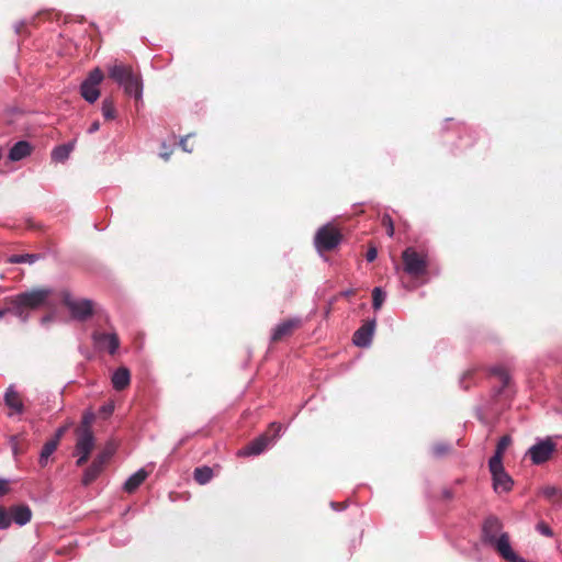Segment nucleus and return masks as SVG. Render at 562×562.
Returning <instances> with one entry per match:
<instances>
[{
  "mask_svg": "<svg viewBox=\"0 0 562 562\" xmlns=\"http://www.w3.org/2000/svg\"><path fill=\"white\" fill-rule=\"evenodd\" d=\"M482 542L493 548L506 562H527L512 548L509 536L503 531V524L496 517H488L482 525Z\"/></svg>",
  "mask_w": 562,
  "mask_h": 562,
  "instance_id": "obj_1",
  "label": "nucleus"
},
{
  "mask_svg": "<svg viewBox=\"0 0 562 562\" xmlns=\"http://www.w3.org/2000/svg\"><path fill=\"white\" fill-rule=\"evenodd\" d=\"M404 271L411 277L424 276L428 267V255L414 247H407L402 254Z\"/></svg>",
  "mask_w": 562,
  "mask_h": 562,
  "instance_id": "obj_2",
  "label": "nucleus"
},
{
  "mask_svg": "<svg viewBox=\"0 0 562 562\" xmlns=\"http://www.w3.org/2000/svg\"><path fill=\"white\" fill-rule=\"evenodd\" d=\"M340 241L341 234L331 224H325L319 227L314 237V245L318 251L333 250Z\"/></svg>",
  "mask_w": 562,
  "mask_h": 562,
  "instance_id": "obj_3",
  "label": "nucleus"
},
{
  "mask_svg": "<svg viewBox=\"0 0 562 562\" xmlns=\"http://www.w3.org/2000/svg\"><path fill=\"white\" fill-rule=\"evenodd\" d=\"M270 428L273 430L274 435L273 438H270L267 435H261L254 439L250 443H248L246 447H244L239 452L238 456L241 457H250V456H259L268 447H270L273 442V440L281 436L282 431V425L278 423H272L270 425Z\"/></svg>",
  "mask_w": 562,
  "mask_h": 562,
  "instance_id": "obj_4",
  "label": "nucleus"
},
{
  "mask_svg": "<svg viewBox=\"0 0 562 562\" xmlns=\"http://www.w3.org/2000/svg\"><path fill=\"white\" fill-rule=\"evenodd\" d=\"M557 449L555 442L551 437L537 438L535 445H532L526 452L536 465L547 462Z\"/></svg>",
  "mask_w": 562,
  "mask_h": 562,
  "instance_id": "obj_5",
  "label": "nucleus"
},
{
  "mask_svg": "<svg viewBox=\"0 0 562 562\" xmlns=\"http://www.w3.org/2000/svg\"><path fill=\"white\" fill-rule=\"evenodd\" d=\"M52 292L53 291L49 288H35L14 296L16 297L18 303L23 304L25 307L31 310H37L46 304Z\"/></svg>",
  "mask_w": 562,
  "mask_h": 562,
  "instance_id": "obj_6",
  "label": "nucleus"
},
{
  "mask_svg": "<svg viewBox=\"0 0 562 562\" xmlns=\"http://www.w3.org/2000/svg\"><path fill=\"white\" fill-rule=\"evenodd\" d=\"M63 300L75 319L86 321L93 313V302L91 300H75L67 291L63 293Z\"/></svg>",
  "mask_w": 562,
  "mask_h": 562,
  "instance_id": "obj_7",
  "label": "nucleus"
},
{
  "mask_svg": "<svg viewBox=\"0 0 562 562\" xmlns=\"http://www.w3.org/2000/svg\"><path fill=\"white\" fill-rule=\"evenodd\" d=\"M103 80V74L99 68L89 72L80 85V94L88 103H94L100 97L99 85Z\"/></svg>",
  "mask_w": 562,
  "mask_h": 562,
  "instance_id": "obj_8",
  "label": "nucleus"
},
{
  "mask_svg": "<svg viewBox=\"0 0 562 562\" xmlns=\"http://www.w3.org/2000/svg\"><path fill=\"white\" fill-rule=\"evenodd\" d=\"M113 451L111 448H105L94 458L92 463L86 469L82 476V484L90 485L102 472L104 464L112 457Z\"/></svg>",
  "mask_w": 562,
  "mask_h": 562,
  "instance_id": "obj_9",
  "label": "nucleus"
},
{
  "mask_svg": "<svg viewBox=\"0 0 562 562\" xmlns=\"http://www.w3.org/2000/svg\"><path fill=\"white\" fill-rule=\"evenodd\" d=\"M376 327V319L372 318L367 321L361 327H359L355 334L352 341L356 346L361 348H368L371 346L372 338Z\"/></svg>",
  "mask_w": 562,
  "mask_h": 562,
  "instance_id": "obj_10",
  "label": "nucleus"
},
{
  "mask_svg": "<svg viewBox=\"0 0 562 562\" xmlns=\"http://www.w3.org/2000/svg\"><path fill=\"white\" fill-rule=\"evenodd\" d=\"M92 340L98 349L108 350L110 355H114L120 347V340L115 333L94 331Z\"/></svg>",
  "mask_w": 562,
  "mask_h": 562,
  "instance_id": "obj_11",
  "label": "nucleus"
},
{
  "mask_svg": "<svg viewBox=\"0 0 562 562\" xmlns=\"http://www.w3.org/2000/svg\"><path fill=\"white\" fill-rule=\"evenodd\" d=\"M94 436L91 429H78L75 453L90 454L94 448Z\"/></svg>",
  "mask_w": 562,
  "mask_h": 562,
  "instance_id": "obj_12",
  "label": "nucleus"
},
{
  "mask_svg": "<svg viewBox=\"0 0 562 562\" xmlns=\"http://www.w3.org/2000/svg\"><path fill=\"white\" fill-rule=\"evenodd\" d=\"M301 318L293 317L286 321L279 323L271 334V340L278 341L285 336H289L295 328L301 325Z\"/></svg>",
  "mask_w": 562,
  "mask_h": 562,
  "instance_id": "obj_13",
  "label": "nucleus"
},
{
  "mask_svg": "<svg viewBox=\"0 0 562 562\" xmlns=\"http://www.w3.org/2000/svg\"><path fill=\"white\" fill-rule=\"evenodd\" d=\"M135 72L130 66H125L123 64H114L109 67V76L113 79L120 87H123L124 83L132 77Z\"/></svg>",
  "mask_w": 562,
  "mask_h": 562,
  "instance_id": "obj_14",
  "label": "nucleus"
},
{
  "mask_svg": "<svg viewBox=\"0 0 562 562\" xmlns=\"http://www.w3.org/2000/svg\"><path fill=\"white\" fill-rule=\"evenodd\" d=\"M112 386L116 391H123L131 383V372L126 367L117 368L111 378Z\"/></svg>",
  "mask_w": 562,
  "mask_h": 562,
  "instance_id": "obj_15",
  "label": "nucleus"
},
{
  "mask_svg": "<svg viewBox=\"0 0 562 562\" xmlns=\"http://www.w3.org/2000/svg\"><path fill=\"white\" fill-rule=\"evenodd\" d=\"M126 94L134 97L136 100L143 98V82L140 76L134 74L122 87Z\"/></svg>",
  "mask_w": 562,
  "mask_h": 562,
  "instance_id": "obj_16",
  "label": "nucleus"
},
{
  "mask_svg": "<svg viewBox=\"0 0 562 562\" xmlns=\"http://www.w3.org/2000/svg\"><path fill=\"white\" fill-rule=\"evenodd\" d=\"M492 479L493 487L496 493L509 492L514 485L513 479L506 471L493 475Z\"/></svg>",
  "mask_w": 562,
  "mask_h": 562,
  "instance_id": "obj_17",
  "label": "nucleus"
},
{
  "mask_svg": "<svg viewBox=\"0 0 562 562\" xmlns=\"http://www.w3.org/2000/svg\"><path fill=\"white\" fill-rule=\"evenodd\" d=\"M10 512L12 521L21 527L30 522L32 518V512L27 505L13 506Z\"/></svg>",
  "mask_w": 562,
  "mask_h": 562,
  "instance_id": "obj_18",
  "label": "nucleus"
},
{
  "mask_svg": "<svg viewBox=\"0 0 562 562\" xmlns=\"http://www.w3.org/2000/svg\"><path fill=\"white\" fill-rule=\"evenodd\" d=\"M32 151V147L29 142L20 140L16 142L9 150V159L11 161H19L27 157Z\"/></svg>",
  "mask_w": 562,
  "mask_h": 562,
  "instance_id": "obj_19",
  "label": "nucleus"
},
{
  "mask_svg": "<svg viewBox=\"0 0 562 562\" xmlns=\"http://www.w3.org/2000/svg\"><path fill=\"white\" fill-rule=\"evenodd\" d=\"M4 403L7 406H9L12 411H14L18 414H21L23 412V403L19 398V394L13 385H10L4 393Z\"/></svg>",
  "mask_w": 562,
  "mask_h": 562,
  "instance_id": "obj_20",
  "label": "nucleus"
},
{
  "mask_svg": "<svg viewBox=\"0 0 562 562\" xmlns=\"http://www.w3.org/2000/svg\"><path fill=\"white\" fill-rule=\"evenodd\" d=\"M147 475L148 473L144 469L137 470L125 481L123 486L124 491L127 493H133L146 480Z\"/></svg>",
  "mask_w": 562,
  "mask_h": 562,
  "instance_id": "obj_21",
  "label": "nucleus"
},
{
  "mask_svg": "<svg viewBox=\"0 0 562 562\" xmlns=\"http://www.w3.org/2000/svg\"><path fill=\"white\" fill-rule=\"evenodd\" d=\"M10 307H8V313H11L15 317H18L22 323H26L29 321V313L23 304L16 302V297L12 296L9 299Z\"/></svg>",
  "mask_w": 562,
  "mask_h": 562,
  "instance_id": "obj_22",
  "label": "nucleus"
},
{
  "mask_svg": "<svg viewBox=\"0 0 562 562\" xmlns=\"http://www.w3.org/2000/svg\"><path fill=\"white\" fill-rule=\"evenodd\" d=\"M74 149L72 143L63 144L56 146L52 151V159L56 162H64L70 156V153Z\"/></svg>",
  "mask_w": 562,
  "mask_h": 562,
  "instance_id": "obj_23",
  "label": "nucleus"
},
{
  "mask_svg": "<svg viewBox=\"0 0 562 562\" xmlns=\"http://www.w3.org/2000/svg\"><path fill=\"white\" fill-rule=\"evenodd\" d=\"M490 371H491V374L496 376L498 379V381L501 382V386L498 387L497 393L503 392V390L510 382L509 372L505 368H503L501 366L492 367Z\"/></svg>",
  "mask_w": 562,
  "mask_h": 562,
  "instance_id": "obj_24",
  "label": "nucleus"
},
{
  "mask_svg": "<svg viewBox=\"0 0 562 562\" xmlns=\"http://www.w3.org/2000/svg\"><path fill=\"white\" fill-rule=\"evenodd\" d=\"M57 447L58 446L55 441L47 440L44 443L38 458V463L42 468H45L48 464L49 458L56 451Z\"/></svg>",
  "mask_w": 562,
  "mask_h": 562,
  "instance_id": "obj_25",
  "label": "nucleus"
},
{
  "mask_svg": "<svg viewBox=\"0 0 562 562\" xmlns=\"http://www.w3.org/2000/svg\"><path fill=\"white\" fill-rule=\"evenodd\" d=\"M193 476L199 484L204 485L212 480L213 470L210 467H200L194 470Z\"/></svg>",
  "mask_w": 562,
  "mask_h": 562,
  "instance_id": "obj_26",
  "label": "nucleus"
},
{
  "mask_svg": "<svg viewBox=\"0 0 562 562\" xmlns=\"http://www.w3.org/2000/svg\"><path fill=\"white\" fill-rule=\"evenodd\" d=\"M40 258L41 256L36 254L13 255L9 258V262L33 265L34 262L40 260Z\"/></svg>",
  "mask_w": 562,
  "mask_h": 562,
  "instance_id": "obj_27",
  "label": "nucleus"
},
{
  "mask_svg": "<svg viewBox=\"0 0 562 562\" xmlns=\"http://www.w3.org/2000/svg\"><path fill=\"white\" fill-rule=\"evenodd\" d=\"M101 111L106 120H114L116 117L114 102L111 98L103 99Z\"/></svg>",
  "mask_w": 562,
  "mask_h": 562,
  "instance_id": "obj_28",
  "label": "nucleus"
},
{
  "mask_svg": "<svg viewBox=\"0 0 562 562\" xmlns=\"http://www.w3.org/2000/svg\"><path fill=\"white\" fill-rule=\"evenodd\" d=\"M488 468L492 476L505 471L503 465V457L498 453H494V456L488 461Z\"/></svg>",
  "mask_w": 562,
  "mask_h": 562,
  "instance_id": "obj_29",
  "label": "nucleus"
},
{
  "mask_svg": "<svg viewBox=\"0 0 562 562\" xmlns=\"http://www.w3.org/2000/svg\"><path fill=\"white\" fill-rule=\"evenodd\" d=\"M386 299V293L379 286L372 291V306L374 310H380Z\"/></svg>",
  "mask_w": 562,
  "mask_h": 562,
  "instance_id": "obj_30",
  "label": "nucleus"
},
{
  "mask_svg": "<svg viewBox=\"0 0 562 562\" xmlns=\"http://www.w3.org/2000/svg\"><path fill=\"white\" fill-rule=\"evenodd\" d=\"M11 512H7L2 506H0V529H8L11 526Z\"/></svg>",
  "mask_w": 562,
  "mask_h": 562,
  "instance_id": "obj_31",
  "label": "nucleus"
},
{
  "mask_svg": "<svg viewBox=\"0 0 562 562\" xmlns=\"http://www.w3.org/2000/svg\"><path fill=\"white\" fill-rule=\"evenodd\" d=\"M94 413L91 411H87L82 415L81 425L79 429H91V424L94 420Z\"/></svg>",
  "mask_w": 562,
  "mask_h": 562,
  "instance_id": "obj_32",
  "label": "nucleus"
},
{
  "mask_svg": "<svg viewBox=\"0 0 562 562\" xmlns=\"http://www.w3.org/2000/svg\"><path fill=\"white\" fill-rule=\"evenodd\" d=\"M509 443H510V437L503 436L497 442L495 453H498L499 456L503 457V453L506 450V448L509 446Z\"/></svg>",
  "mask_w": 562,
  "mask_h": 562,
  "instance_id": "obj_33",
  "label": "nucleus"
},
{
  "mask_svg": "<svg viewBox=\"0 0 562 562\" xmlns=\"http://www.w3.org/2000/svg\"><path fill=\"white\" fill-rule=\"evenodd\" d=\"M449 450H450V446L448 443H443V442L436 443L432 447V454H435L436 457H441V456L446 454Z\"/></svg>",
  "mask_w": 562,
  "mask_h": 562,
  "instance_id": "obj_34",
  "label": "nucleus"
},
{
  "mask_svg": "<svg viewBox=\"0 0 562 562\" xmlns=\"http://www.w3.org/2000/svg\"><path fill=\"white\" fill-rule=\"evenodd\" d=\"M542 495L549 499H551L552 497L559 495L562 493L561 490H559L558 487L555 486H552V485H548V486H544L541 491Z\"/></svg>",
  "mask_w": 562,
  "mask_h": 562,
  "instance_id": "obj_35",
  "label": "nucleus"
},
{
  "mask_svg": "<svg viewBox=\"0 0 562 562\" xmlns=\"http://www.w3.org/2000/svg\"><path fill=\"white\" fill-rule=\"evenodd\" d=\"M382 223H383V225H385V226H386V233H387V235H389L390 237H392V236L394 235V225H393V221H392L391 216H390V215H387V214H386V215H384V216L382 217Z\"/></svg>",
  "mask_w": 562,
  "mask_h": 562,
  "instance_id": "obj_36",
  "label": "nucleus"
},
{
  "mask_svg": "<svg viewBox=\"0 0 562 562\" xmlns=\"http://www.w3.org/2000/svg\"><path fill=\"white\" fill-rule=\"evenodd\" d=\"M113 411H114L113 404L109 403V404L102 405L99 409V413L101 415H103L104 417H108L113 413Z\"/></svg>",
  "mask_w": 562,
  "mask_h": 562,
  "instance_id": "obj_37",
  "label": "nucleus"
},
{
  "mask_svg": "<svg viewBox=\"0 0 562 562\" xmlns=\"http://www.w3.org/2000/svg\"><path fill=\"white\" fill-rule=\"evenodd\" d=\"M66 431V427H59L56 429L55 435L53 438H50V441H55L57 446L59 445L60 439L63 438L64 434Z\"/></svg>",
  "mask_w": 562,
  "mask_h": 562,
  "instance_id": "obj_38",
  "label": "nucleus"
},
{
  "mask_svg": "<svg viewBox=\"0 0 562 562\" xmlns=\"http://www.w3.org/2000/svg\"><path fill=\"white\" fill-rule=\"evenodd\" d=\"M376 256H378V250H376V248H375V247H371V248H369V249H368L367 255H366V258H367V260H368L369 262H372V261H374V260H375Z\"/></svg>",
  "mask_w": 562,
  "mask_h": 562,
  "instance_id": "obj_39",
  "label": "nucleus"
},
{
  "mask_svg": "<svg viewBox=\"0 0 562 562\" xmlns=\"http://www.w3.org/2000/svg\"><path fill=\"white\" fill-rule=\"evenodd\" d=\"M75 454L78 456V459L76 461V464L78 467L85 464L88 461V458L90 456V454H87V453L86 454L85 453H75Z\"/></svg>",
  "mask_w": 562,
  "mask_h": 562,
  "instance_id": "obj_40",
  "label": "nucleus"
},
{
  "mask_svg": "<svg viewBox=\"0 0 562 562\" xmlns=\"http://www.w3.org/2000/svg\"><path fill=\"white\" fill-rule=\"evenodd\" d=\"M537 529L544 536H552V531L550 529V527H548L547 525H543V524H539L537 526Z\"/></svg>",
  "mask_w": 562,
  "mask_h": 562,
  "instance_id": "obj_41",
  "label": "nucleus"
},
{
  "mask_svg": "<svg viewBox=\"0 0 562 562\" xmlns=\"http://www.w3.org/2000/svg\"><path fill=\"white\" fill-rule=\"evenodd\" d=\"M190 137V135H187L184 137H182L179 142V145L180 147L182 148L183 151H187V153H191L192 151V148H189L188 145H187V139Z\"/></svg>",
  "mask_w": 562,
  "mask_h": 562,
  "instance_id": "obj_42",
  "label": "nucleus"
},
{
  "mask_svg": "<svg viewBox=\"0 0 562 562\" xmlns=\"http://www.w3.org/2000/svg\"><path fill=\"white\" fill-rule=\"evenodd\" d=\"M8 490V481L0 477V496L7 494Z\"/></svg>",
  "mask_w": 562,
  "mask_h": 562,
  "instance_id": "obj_43",
  "label": "nucleus"
},
{
  "mask_svg": "<svg viewBox=\"0 0 562 562\" xmlns=\"http://www.w3.org/2000/svg\"><path fill=\"white\" fill-rule=\"evenodd\" d=\"M99 128H100V123H99V121H94V122H92V123H91L90 127L88 128V133H89V134H93V133H95L97 131H99Z\"/></svg>",
  "mask_w": 562,
  "mask_h": 562,
  "instance_id": "obj_44",
  "label": "nucleus"
},
{
  "mask_svg": "<svg viewBox=\"0 0 562 562\" xmlns=\"http://www.w3.org/2000/svg\"><path fill=\"white\" fill-rule=\"evenodd\" d=\"M471 374H472V372H471V371H468V372H465V373L461 376L460 384H461V386H462L464 390L469 389V385H468V384H464V381H465L468 378H470V376H471Z\"/></svg>",
  "mask_w": 562,
  "mask_h": 562,
  "instance_id": "obj_45",
  "label": "nucleus"
},
{
  "mask_svg": "<svg viewBox=\"0 0 562 562\" xmlns=\"http://www.w3.org/2000/svg\"><path fill=\"white\" fill-rule=\"evenodd\" d=\"M330 507L334 509V510H337V512H341L345 509V506H342L341 504L339 503H336V502H331L330 503Z\"/></svg>",
  "mask_w": 562,
  "mask_h": 562,
  "instance_id": "obj_46",
  "label": "nucleus"
},
{
  "mask_svg": "<svg viewBox=\"0 0 562 562\" xmlns=\"http://www.w3.org/2000/svg\"><path fill=\"white\" fill-rule=\"evenodd\" d=\"M353 293H355V290H353V289H347V290L342 291V292L340 293V295H341V296H345V297H349V296L353 295Z\"/></svg>",
  "mask_w": 562,
  "mask_h": 562,
  "instance_id": "obj_47",
  "label": "nucleus"
},
{
  "mask_svg": "<svg viewBox=\"0 0 562 562\" xmlns=\"http://www.w3.org/2000/svg\"><path fill=\"white\" fill-rule=\"evenodd\" d=\"M52 321H53V315H46V316L42 317L41 323H42V325H45Z\"/></svg>",
  "mask_w": 562,
  "mask_h": 562,
  "instance_id": "obj_48",
  "label": "nucleus"
},
{
  "mask_svg": "<svg viewBox=\"0 0 562 562\" xmlns=\"http://www.w3.org/2000/svg\"><path fill=\"white\" fill-rule=\"evenodd\" d=\"M24 25V21H20L14 25L15 33L19 34L21 32L22 26Z\"/></svg>",
  "mask_w": 562,
  "mask_h": 562,
  "instance_id": "obj_49",
  "label": "nucleus"
},
{
  "mask_svg": "<svg viewBox=\"0 0 562 562\" xmlns=\"http://www.w3.org/2000/svg\"><path fill=\"white\" fill-rule=\"evenodd\" d=\"M443 496H445V498L450 499V498L452 497V493H451V491H449V490H445V491H443Z\"/></svg>",
  "mask_w": 562,
  "mask_h": 562,
  "instance_id": "obj_50",
  "label": "nucleus"
},
{
  "mask_svg": "<svg viewBox=\"0 0 562 562\" xmlns=\"http://www.w3.org/2000/svg\"><path fill=\"white\" fill-rule=\"evenodd\" d=\"M160 157L164 158L165 160H168L170 157V153H161Z\"/></svg>",
  "mask_w": 562,
  "mask_h": 562,
  "instance_id": "obj_51",
  "label": "nucleus"
},
{
  "mask_svg": "<svg viewBox=\"0 0 562 562\" xmlns=\"http://www.w3.org/2000/svg\"><path fill=\"white\" fill-rule=\"evenodd\" d=\"M5 314H8V310H4V308L0 310V319H1Z\"/></svg>",
  "mask_w": 562,
  "mask_h": 562,
  "instance_id": "obj_52",
  "label": "nucleus"
}]
</instances>
